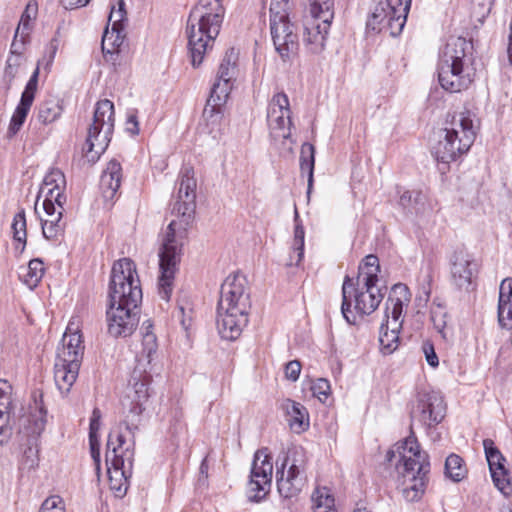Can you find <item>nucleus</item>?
I'll use <instances>...</instances> for the list:
<instances>
[{"label": "nucleus", "instance_id": "f257e3e1", "mask_svg": "<svg viewBox=\"0 0 512 512\" xmlns=\"http://www.w3.org/2000/svg\"><path fill=\"white\" fill-rule=\"evenodd\" d=\"M178 184V194L173 204L172 214L176 215L179 220H172L167 226L159 251L158 294L167 302L172 295L173 281L181 259L186 227L193 219L196 209V180L192 167H184L181 170Z\"/></svg>", "mask_w": 512, "mask_h": 512}, {"label": "nucleus", "instance_id": "f03ea898", "mask_svg": "<svg viewBox=\"0 0 512 512\" xmlns=\"http://www.w3.org/2000/svg\"><path fill=\"white\" fill-rule=\"evenodd\" d=\"M397 456L396 469L400 475L399 488L402 496L407 502L418 501L428 483L429 456L421 450L413 433L387 451L386 461L392 462Z\"/></svg>", "mask_w": 512, "mask_h": 512}, {"label": "nucleus", "instance_id": "7ed1b4c3", "mask_svg": "<svg viewBox=\"0 0 512 512\" xmlns=\"http://www.w3.org/2000/svg\"><path fill=\"white\" fill-rule=\"evenodd\" d=\"M251 308L250 296L245 288V278L228 276L221 286L217 305V329L222 339H238L248 324Z\"/></svg>", "mask_w": 512, "mask_h": 512}, {"label": "nucleus", "instance_id": "20e7f679", "mask_svg": "<svg viewBox=\"0 0 512 512\" xmlns=\"http://www.w3.org/2000/svg\"><path fill=\"white\" fill-rule=\"evenodd\" d=\"M141 350L136 356V366L130 379V387L122 402L133 419L139 417L145 410V404L150 397L151 372L154 370L153 361L157 356V337L153 332V324L150 320L143 322L141 327Z\"/></svg>", "mask_w": 512, "mask_h": 512}, {"label": "nucleus", "instance_id": "39448f33", "mask_svg": "<svg viewBox=\"0 0 512 512\" xmlns=\"http://www.w3.org/2000/svg\"><path fill=\"white\" fill-rule=\"evenodd\" d=\"M225 9L221 0H199L187 21L188 49L193 67H198L212 48L223 22Z\"/></svg>", "mask_w": 512, "mask_h": 512}, {"label": "nucleus", "instance_id": "423d86ee", "mask_svg": "<svg viewBox=\"0 0 512 512\" xmlns=\"http://www.w3.org/2000/svg\"><path fill=\"white\" fill-rule=\"evenodd\" d=\"M472 45L463 37H450L440 54L438 81L451 93L467 89L472 82L467 63Z\"/></svg>", "mask_w": 512, "mask_h": 512}, {"label": "nucleus", "instance_id": "0eeeda50", "mask_svg": "<svg viewBox=\"0 0 512 512\" xmlns=\"http://www.w3.org/2000/svg\"><path fill=\"white\" fill-rule=\"evenodd\" d=\"M476 122L475 115L469 110L453 114L434 147L436 159L450 163L468 152L476 138Z\"/></svg>", "mask_w": 512, "mask_h": 512}, {"label": "nucleus", "instance_id": "6e6552de", "mask_svg": "<svg viewBox=\"0 0 512 512\" xmlns=\"http://www.w3.org/2000/svg\"><path fill=\"white\" fill-rule=\"evenodd\" d=\"M124 444H126L124 435L119 430H111L105 456L109 486L116 497H123L126 494L134 463V440L125 448Z\"/></svg>", "mask_w": 512, "mask_h": 512}, {"label": "nucleus", "instance_id": "1a4fd4ad", "mask_svg": "<svg viewBox=\"0 0 512 512\" xmlns=\"http://www.w3.org/2000/svg\"><path fill=\"white\" fill-rule=\"evenodd\" d=\"M109 303L137 307L142 301V289L135 263L129 258L116 261L111 270Z\"/></svg>", "mask_w": 512, "mask_h": 512}, {"label": "nucleus", "instance_id": "9d476101", "mask_svg": "<svg viewBox=\"0 0 512 512\" xmlns=\"http://www.w3.org/2000/svg\"><path fill=\"white\" fill-rule=\"evenodd\" d=\"M411 294L405 284H395L385 303V322L381 324L379 342L384 354H391L399 346V333L403 325V307Z\"/></svg>", "mask_w": 512, "mask_h": 512}, {"label": "nucleus", "instance_id": "9b49d317", "mask_svg": "<svg viewBox=\"0 0 512 512\" xmlns=\"http://www.w3.org/2000/svg\"><path fill=\"white\" fill-rule=\"evenodd\" d=\"M384 294L377 287L368 288L354 283L346 276L342 285L341 313L349 324H356L357 315L372 314L383 300Z\"/></svg>", "mask_w": 512, "mask_h": 512}, {"label": "nucleus", "instance_id": "f8f14e48", "mask_svg": "<svg viewBox=\"0 0 512 512\" xmlns=\"http://www.w3.org/2000/svg\"><path fill=\"white\" fill-rule=\"evenodd\" d=\"M114 104L108 99L96 103L84 146L86 157L95 162L107 149L114 130Z\"/></svg>", "mask_w": 512, "mask_h": 512}, {"label": "nucleus", "instance_id": "ddd939ff", "mask_svg": "<svg viewBox=\"0 0 512 512\" xmlns=\"http://www.w3.org/2000/svg\"><path fill=\"white\" fill-rule=\"evenodd\" d=\"M307 457L301 447L290 450L276 470V482L279 494L284 498L297 496L306 484Z\"/></svg>", "mask_w": 512, "mask_h": 512}, {"label": "nucleus", "instance_id": "4468645a", "mask_svg": "<svg viewBox=\"0 0 512 512\" xmlns=\"http://www.w3.org/2000/svg\"><path fill=\"white\" fill-rule=\"evenodd\" d=\"M310 17L304 22L303 39L310 51L320 53L325 47L326 38L334 18L332 0H307Z\"/></svg>", "mask_w": 512, "mask_h": 512}, {"label": "nucleus", "instance_id": "2eb2a0df", "mask_svg": "<svg viewBox=\"0 0 512 512\" xmlns=\"http://www.w3.org/2000/svg\"><path fill=\"white\" fill-rule=\"evenodd\" d=\"M412 0H381L367 20V28L398 36L406 23Z\"/></svg>", "mask_w": 512, "mask_h": 512}, {"label": "nucleus", "instance_id": "dca6fc26", "mask_svg": "<svg viewBox=\"0 0 512 512\" xmlns=\"http://www.w3.org/2000/svg\"><path fill=\"white\" fill-rule=\"evenodd\" d=\"M273 464L267 448L258 450L253 459L250 479L247 484V497L259 502L268 494L272 482Z\"/></svg>", "mask_w": 512, "mask_h": 512}, {"label": "nucleus", "instance_id": "f3484780", "mask_svg": "<svg viewBox=\"0 0 512 512\" xmlns=\"http://www.w3.org/2000/svg\"><path fill=\"white\" fill-rule=\"evenodd\" d=\"M446 406L437 394H424L411 410L412 424L419 422L426 428L438 425L444 418Z\"/></svg>", "mask_w": 512, "mask_h": 512}, {"label": "nucleus", "instance_id": "a211bd4d", "mask_svg": "<svg viewBox=\"0 0 512 512\" xmlns=\"http://www.w3.org/2000/svg\"><path fill=\"white\" fill-rule=\"evenodd\" d=\"M137 309L109 303L106 311L108 333L116 338L131 335L139 322Z\"/></svg>", "mask_w": 512, "mask_h": 512}, {"label": "nucleus", "instance_id": "6ab92c4d", "mask_svg": "<svg viewBox=\"0 0 512 512\" xmlns=\"http://www.w3.org/2000/svg\"><path fill=\"white\" fill-rule=\"evenodd\" d=\"M271 38L276 52L283 61H287L298 50V35L290 19L270 22Z\"/></svg>", "mask_w": 512, "mask_h": 512}, {"label": "nucleus", "instance_id": "aec40b11", "mask_svg": "<svg viewBox=\"0 0 512 512\" xmlns=\"http://www.w3.org/2000/svg\"><path fill=\"white\" fill-rule=\"evenodd\" d=\"M237 60L238 52L234 48H230L219 65L216 80L211 88L214 92L213 97L216 96L218 101L228 98L232 90L233 81L238 73Z\"/></svg>", "mask_w": 512, "mask_h": 512}, {"label": "nucleus", "instance_id": "412c9836", "mask_svg": "<svg viewBox=\"0 0 512 512\" xmlns=\"http://www.w3.org/2000/svg\"><path fill=\"white\" fill-rule=\"evenodd\" d=\"M84 345L79 328L73 321H70L62 337V347L58 348L57 360L81 364L84 355Z\"/></svg>", "mask_w": 512, "mask_h": 512}, {"label": "nucleus", "instance_id": "4be33fe9", "mask_svg": "<svg viewBox=\"0 0 512 512\" xmlns=\"http://www.w3.org/2000/svg\"><path fill=\"white\" fill-rule=\"evenodd\" d=\"M66 187V179L63 172L57 168L51 169L44 177L39 190L37 200L44 197L43 202L57 203V205L66 202L64 190Z\"/></svg>", "mask_w": 512, "mask_h": 512}, {"label": "nucleus", "instance_id": "5701e85b", "mask_svg": "<svg viewBox=\"0 0 512 512\" xmlns=\"http://www.w3.org/2000/svg\"><path fill=\"white\" fill-rule=\"evenodd\" d=\"M475 266V263L467 253L457 252L453 255L451 275L453 283L459 289L466 291L470 289Z\"/></svg>", "mask_w": 512, "mask_h": 512}, {"label": "nucleus", "instance_id": "b1692460", "mask_svg": "<svg viewBox=\"0 0 512 512\" xmlns=\"http://www.w3.org/2000/svg\"><path fill=\"white\" fill-rule=\"evenodd\" d=\"M43 209L46 213V218L42 219V233L46 239H57L61 236L65 229V222L62 221L63 204L43 202Z\"/></svg>", "mask_w": 512, "mask_h": 512}, {"label": "nucleus", "instance_id": "393cba45", "mask_svg": "<svg viewBox=\"0 0 512 512\" xmlns=\"http://www.w3.org/2000/svg\"><path fill=\"white\" fill-rule=\"evenodd\" d=\"M80 366L81 364L74 363L71 360L63 362L56 359L54 364V381L61 394L66 395L70 392L77 380Z\"/></svg>", "mask_w": 512, "mask_h": 512}, {"label": "nucleus", "instance_id": "a878e982", "mask_svg": "<svg viewBox=\"0 0 512 512\" xmlns=\"http://www.w3.org/2000/svg\"><path fill=\"white\" fill-rule=\"evenodd\" d=\"M122 167L116 160H111L100 178V189L106 200H113L120 188Z\"/></svg>", "mask_w": 512, "mask_h": 512}, {"label": "nucleus", "instance_id": "bb28decb", "mask_svg": "<svg viewBox=\"0 0 512 512\" xmlns=\"http://www.w3.org/2000/svg\"><path fill=\"white\" fill-rule=\"evenodd\" d=\"M286 411L289 426L294 432L301 433L308 429L309 414L302 404L288 400L286 404Z\"/></svg>", "mask_w": 512, "mask_h": 512}, {"label": "nucleus", "instance_id": "cd10ccee", "mask_svg": "<svg viewBox=\"0 0 512 512\" xmlns=\"http://www.w3.org/2000/svg\"><path fill=\"white\" fill-rule=\"evenodd\" d=\"M270 136L274 140H286L291 135V115H279L267 118Z\"/></svg>", "mask_w": 512, "mask_h": 512}, {"label": "nucleus", "instance_id": "c85d7f7f", "mask_svg": "<svg viewBox=\"0 0 512 512\" xmlns=\"http://www.w3.org/2000/svg\"><path fill=\"white\" fill-rule=\"evenodd\" d=\"M44 263L36 258L29 261L27 267H22L19 274L21 280L30 289L35 288L44 275Z\"/></svg>", "mask_w": 512, "mask_h": 512}, {"label": "nucleus", "instance_id": "c756f323", "mask_svg": "<svg viewBox=\"0 0 512 512\" xmlns=\"http://www.w3.org/2000/svg\"><path fill=\"white\" fill-rule=\"evenodd\" d=\"M63 108L56 99H47L41 102L37 108V119L44 125L53 123L62 114Z\"/></svg>", "mask_w": 512, "mask_h": 512}, {"label": "nucleus", "instance_id": "7c9ffc66", "mask_svg": "<svg viewBox=\"0 0 512 512\" xmlns=\"http://www.w3.org/2000/svg\"><path fill=\"white\" fill-rule=\"evenodd\" d=\"M315 164V147L310 143H304L300 152V169L302 173L308 174L307 194L309 195L313 186V173Z\"/></svg>", "mask_w": 512, "mask_h": 512}, {"label": "nucleus", "instance_id": "2f4dec72", "mask_svg": "<svg viewBox=\"0 0 512 512\" xmlns=\"http://www.w3.org/2000/svg\"><path fill=\"white\" fill-rule=\"evenodd\" d=\"M464 460L457 454H450L445 461V476L453 482H460L467 476Z\"/></svg>", "mask_w": 512, "mask_h": 512}, {"label": "nucleus", "instance_id": "473e14b6", "mask_svg": "<svg viewBox=\"0 0 512 512\" xmlns=\"http://www.w3.org/2000/svg\"><path fill=\"white\" fill-rule=\"evenodd\" d=\"M13 231V238L16 242L15 249L22 253L26 246L27 231H26V216L24 209L18 211L13 218L11 225Z\"/></svg>", "mask_w": 512, "mask_h": 512}, {"label": "nucleus", "instance_id": "72a5a7b5", "mask_svg": "<svg viewBox=\"0 0 512 512\" xmlns=\"http://www.w3.org/2000/svg\"><path fill=\"white\" fill-rule=\"evenodd\" d=\"M399 196V205L408 212L411 213H418L423 205L425 196L420 191L416 190H404L401 192V190L398 188Z\"/></svg>", "mask_w": 512, "mask_h": 512}, {"label": "nucleus", "instance_id": "f704fd0d", "mask_svg": "<svg viewBox=\"0 0 512 512\" xmlns=\"http://www.w3.org/2000/svg\"><path fill=\"white\" fill-rule=\"evenodd\" d=\"M314 512H337L334 497L326 487L317 488L312 494Z\"/></svg>", "mask_w": 512, "mask_h": 512}, {"label": "nucleus", "instance_id": "c9c22d12", "mask_svg": "<svg viewBox=\"0 0 512 512\" xmlns=\"http://www.w3.org/2000/svg\"><path fill=\"white\" fill-rule=\"evenodd\" d=\"M33 102L27 99L21 98L19 104L17 105L8 128V136L13 137L22 127L28 112L32 106Z\"/></svg>", "mask_w": 512, "mask_h": 512}, {"label": "nucleus", "instance_id": "e433bc0d", "mask_svg": "<svg viewBox=\"0 0 512 512\" xmlns=\"http://www.w3.org/2000/svg\"><path fill=\"white\" fill-rule=\"evenodd\" d=\"M279 115H291L288 96L283 92L274 94L267 108V118Z\"/></svg>", "mask_w": 512, "mask_h": 512}, {"label": "nucleus", "instance_id": "4c0bfd02", "mask_svg": "<svg viewBox=\"0 0 512 512\" xmlns=\"http://www.w3.org/2000/svg\"><path fill=\"white\" fill-rule=\"evenodd\" d=\"M124 29L106 28L102 37V50L107 53H113L124 41Z\"/></svg>", "mask_w": 512, "mask_h": 512}, {"label": "nucleus", "instance_id": "58836bf2", "mask_svg": "<svg viewBox=\"0 0 512 512\" xmlns=\"http://www.w3.org/2000/svg\"><path fill=\"white\" fill-rule=\"evenodd\" d=\"M483 447L485 451L486 460L488 462L489 470L500 469V467L504 466L505 458L503 457L500 450L495 446V443L492 439H484Z\"/></svg>", "mask_w": 512, "mask_h": 512}, {"label": "nucleus", "instance_id": "ea45409f", "mask_svg": "<svg viewBox=\"0 0 512 512\" xmlns=\"http://www.w3.org/2000/svg\"><path fill=\"white\" fill-rule=\"evenodd\" d=\"M299 216L297 211L295 212V229H294V240H293V251L296 253L295 265L298 266L303 259L304 255V238L305 231L302 224L298 221Z\"/></svg>", "mask_w": 512, "mask_h": 512}, {"label": "nucleus", "instance_id": "a19ab883", "mask_svg": "<svg viewBox=\"0 0 512 512\" xmlns=\"http://www.w3.org/2000/svg\"><path fill=\"white\" fill-rule=\"evenodd\" d=\"M431 321L433 323L434 328L445 337L444 330L447 326V311L445 307L441 304L433 303L430 311Z\"/></svg>", "mask_w": 512, "mask_h": 512}, {"label": "nucleus", "instance_id": "79ce46f5", "mask_svg": "<svg viewBox=\"0 0 512 512\" xmlns=\"http://www.w3.org/2000/svg\"><path fill=\"white\" fill-rule=\"evenodd\" d=\"M214 96L213 90L210 91L209 98L207 99L206 105L203 110V117L208 121H216L219 114L221 113L222 106L226 103L228 98L218 101Z\"/></svg>", "mask_w": 512, "mask_h": 512}, {"label": "nucleus", "instance_id": "37998d69", "mask_svg": "<svg viewBox=\"0 0 512 512\" xmlns=\"http://www.w3.org/2000/svg\"><path fill=\"white\" fill-rule=\"evenodd\" d=\"M291 4L289 0H271L270 22L289 19Z\"/></svg>", "mask_w": 512, "mask_h": 512}, {"label": "nucleus", "instance_id": "c03bdc74", "mask_svg": "<svg viewBox=\"0 0 512 512\" xmlns=\"http://www.w3.org/2000/svg\"><path fill=\"white\" fill-rule=\"evenodd\" d=\"M492 480L494 482L495 487L503 493L505 496L511 493V485L510 480L508 478L507 470L505 467H500V469H491L490 470Z\"/></svg>", "mask_w": 512, "mask_h": 512}, {"label": "nucleus", "instance_id": "a18cd8bd", "mask_svg": "<svg viewBox=\"0 0 512 512\" xmlns=\"http://www.w3.org/2000/svg\"><path fill=\"white\" fill-rule=\"evenodd\" d=\"M58 47V39L56 37L52 38L45 49L43 57L37 63V65H39V69L43 68L46 73L50 72Z\"/></svg>", "mask_w": 512, "mask_h": 512}, {"label": "nucleus", "instance_id": "49530a36", "mask_svg": "<svg viewBox=\"0 0 512 512\" xmlns=\"http://www.w3.org/2000/svg\"><path fill=\"white\" fill-rule=\"evenodd\" d=\"M45 415L46 412L43 410V408H40L36 414L31 415V417L28 419L29 435L36 438L42 433L46 424Z\"/></svg>", "mask_w": 512, "mask_h": 512}, {"label": "nucleus", "instance_id": "de8ad7c7", "mask_svg": "<svg viewBox=\"0 0 512 512\" xmlns=\"http://www.w3.org/2000/svg\"><path fill=\"white\" fill-rule=\"evenodd\" d=\"M124 2L123 0H120L118 2V8L115 9L114 7L111 9V12L108 17V26L107 28H118V29H124V20H125V10H124Z\"/></svg>", "mask_w": 512, "mask_h": 512}, {"label": "nucleus", "instance_id": "09e8293b", "mask_svg": "<svg viewBox=\"0 0 512 512\" xmlns=\"http://www.w3.org/2000/svg\"><path fill=\"white\" fill-rule=\"evenodd\" d=\"M310 389L313 396L317 397L321 402H325L331 392L330 383L325 378H318L313 381Z\"/></svg>", "mask_w": 512, "mask_h": 512}, {"label": "nucleus", "instance_id": "8fccbe9b", "mask_svg": "<svg viewBox=\"0 0 512 512\" xmlns=\"http://www.w3.org/2000/svg\"><path fill=\"white\" fill-rule=\"evenodd\" d=\"M380 269L374 270L372 267L366 268V270H359L356 279V284H362L370 288L371 286L377 287L378 274Z\"/></svg>", "mask_w": 512, "mask_h": 512}, {"label": "nucleus", "instance_id": "3c124183", "mask_svg": "<svg viewBox=\"0 0 512 512\" xmlns=\"http://www.w3.org/2000/svg\"><path fill=\"white\" fill-rule=\"evenodd\" d=\"M39 512H65L64 500L58 495L50 496L42 503Z\"/></svg>", "mask_w": 512, "mask_h": 512}, {"label": "nucleus", "instance_id": "603ef678", "mask_svg": "<svg viewBox=\"0 0 512 512\" xmlns=\"http://www.w3.org/2000/svg\"><path fill=\"white\" fill-rule=\"evenodd\" d=\"M39 72V65H37L29 81L27 82L24 91L22 92L21 98L27 99L32 102L34 101L35 93L37 91Z\"/></svg>", "mask_w": 512, "mask_h": 512}, {"label": "nucleus", "instance_id": "864d4df0", "mask_svg": "<svg viewBox=\"0 0 512 512\" xmlns=\"http://www.w3.org/2000/svg\"><path fill=\"white\" fill-rule=\"evenodd\" d=\"M36 10L32 8L30 4L27 5L25 11L23 12L18 27L16 29L17 34L28 35V31L30 30V21L35 17Z\"/></svg>", "mask_w": 512, "mask_h": 512}, {"label": "nucleus", "instance_id": "5fc2aeb1", "mask_svg": "<svg viewBox=\"0 0 512 512\" xmlns=\"http://www.w3.org/2000/svg\"><path fill=\"white\" fill-rule=\"evenodd\" d=\"M493 3L494 0H472L471 5L473 14L479 19L485 18L489 15Z\"/></svg>", "mask_w": 512, "mask_h": 512}, {"label": "nucleus", "instance_id": "6e6d98bb", "mask_svg": "<svg viewBox=\"0 0 512 512\" xmlns=\"http://www.w3.org/2000/svg\"><path fill=\"white\" fill-rule=\"evenodd\" d=\"M99 430L89 429V444L91 450V456L95 462L96 469H100V442L98 437Z\"/></svg>", "mask_w": 512, "mask_h": 512}, {"label": "nucleus", "instance_id": "4d7b16f0", "mask_svg": "<svg viewBox=\"0 0 512 512\" xmlns=\"http://www.w3.org/2000/svg\"><path fill=\"white\" fill-rule=\"evenodd\" d=\"M12 386L9 384L8 381L4 379H0V408H3L5 410H9L12 399Z\"/></svg>", "mask_w": 512, "mask_h": 512}, {"label": "nucleus", "instance_id": "13d9d810", "mask_svg": "<svg viewBox=\"0 0 512 512\" xmlns=\"http://www.w3.org/2000/svg\"><path fill=\"white\" fill-rule=\"evenodd\" d=\"M512 303V278H505L499 288L498 305Z\"/></svg>", "mask_w": 512, "mask_h": 512}, {"label": "nucleus", "instance_id": "bf43d9fd", "mask_svg": "<svg viewBox=\"0 0 512 512\" xmlns=\"http://www.w3.org/2000/svg\"><path fill=\"white\" fill-rule=\"evenodd\" d=\"M9 410L0 408V445H2L10 436Z\"/></svg>", "mask_w": 512, "mask_h": 512}, {"label": "nucleus", "instance_id": "052dcab7", "mask_svg": "<svg viewBox=\"0 0 512 512\" xmlns=\"http://www.w3.org/2000/svg\"><path fill=\"white\" fill-rule=\"evenodd\" d=\"M301 367L302 366H301L300 361H298V360L289 361L285 365V377L292 382L297 381L299 378L300 372H301Z\"/></svg>", "mask_w": 512, "mask_h": 512}, {"label": "nucleus", "instance_id": "680f3d73", "mask_svg": "<svg viewBox=\"0 0 512 512\" xmlns=\"http://www.w3.org/2000/svg\"><path fill=\"white\" fill-rule=\"evenodd\" d=\"M422 349H423V352L425 354V358H426V361L427 363L431 366V367H437L439 365V360H438V356L435 352V349H434V346L432 343L430 342H424L423 343V346H422Z\"/></svg>", "mask_w": 512, "mask_h": 512}, {"label": "nucleus", "instance_id": "e2e57ef3", "mask_svg": "<svg viewBox=\"0 0 512 512\" xmlns=\"http://www.w3.org/2000/svg\"><path fill=\"white\" fill-rule=\"evenodd\" d=\"M20 65V57L12 55L7 59V65L5 68V75L12 80L17 72V68Z\"/></svg>", "mask_w": 512, "mask_h": 512}, {"label": "nucleus", "instance_id": "0e129e2a", "mask_svg": "<svg viewBox=\"0 0 512 512\" xmlns=\"http://www.w3.org/2000/svg\"><path fill=\"white\" fill-rule=\"evenodd\" d=\"M27 35H24V34H17V32H15V36H14V40L11 44V54L12 55H15V56H21V53H22V49H23V46H24V40H25V37Z\"/></svg>", "mask_w": 512, "mask_h": 512}, {"label": "nucleus", "instance_id": "69168bd1", "mask_svg": "<svg viewBox=\"0 0 512 512\" xmlns=\"http://www.w3.org/2000/svg\"><path fill=\"white\" fill-rule=\"evenodd\" d=\"M372 267L374 270L380 269L379 259L376 255L369 254L359 266V270H366V268Z\"/></svg>", "mask_w": 512, "mask_h": 512}, {"label": "nucleus", "instance_id": "338daca9", "mask_svg": "<svg viewBox=\"0 0 512 512\" xmlns=\"http://www.w3.org/2000/svg\"><path fill=\"white\" fill-rule=\"evenodd\" d=\"M126 130L132 135H137L139 133V123L136 114L131 113L128 115L126 121Z\"/></svg>", "mask_w": 512, "mask_h": 512}, {"label": "nucleus", "instance_id": "774afa93", "mask_svg": "<svg viewBox=\"0 0 512 512\" xmlns=\"http://www.w3.org/2000/svg\"><path fill=\"white\" fill-rule=\"evenodd\" d=\"M90 0H60V3L65 9H76L83 7L89 3Z\"/></svg>", "mask_w": 512, "mask_h": 512}]
</instances>
